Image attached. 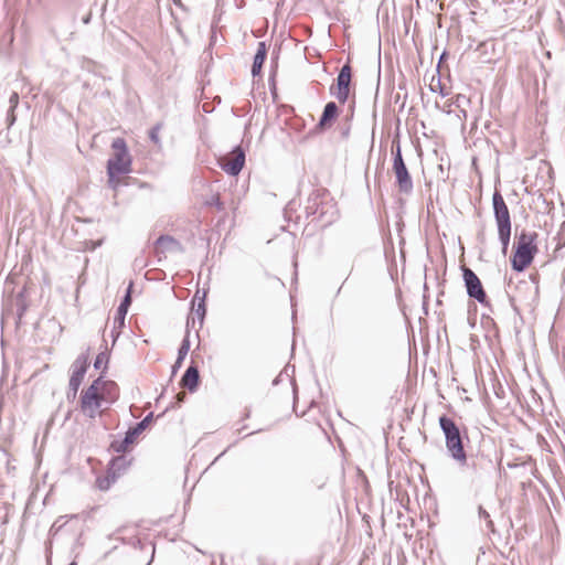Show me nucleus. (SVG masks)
<instances>
[{
  "label": "nucleus",
  "mask_w": 565,
  "mask_h": 565,
  "mask_svg": "<svg viewBox=\"0 0 565 565\" xmlns=\"http://www.w3.org/2000/svg\"><path fill=\"white\" fill-rule=\"evenodd\" d=\"M245 151L241 146H236L233 150L220 160V167L223 171L232 177H236L245 164Z\"/></svg>",
  "instance_id": "obj_12"
},
{
  "label": "nucleus",
  "mask_w": 565,
  "mask_h": 565,
  "mask_svg": "<svg viewBox=\"0 0 565 565\" xmlns=\"http://www.w3.org/2000/svg\"><path fill=\"white\" fill-rule=\"evenodd\" d=\"M439 426L445 435V444L449 456L460 466L468 465L462 435L455 420L447 415L439 417Z\"/></svg>",
  "instance_id": "obj_4"
},
{
  "label": "nucleus",
  "mask_w": 565,
  "mask_h": 565,
  "mask_svg": "<svg viewBox=\"0 0 565 565\" xmlns=\"http://www.w3.org/2000/svg\"><path fill=\"white\" fill-rule=\"evenodd\" d=\"M102 384V375L93 381V383L82 392L79 407L81 412L88 418H96L100 412L99 408L104 404V395L99 393Z\"/></svg>",
  "instance_id": "obj_7"
},
{
  "label": "nucleus",
  "mask_w": 565,
  "mask_h": 565,
  "mask_svg": "<svg viewBox=\"0 0 565 565\" xmlns=\"http://www.w3.org/2000/svg\"><path fill=\"white\" fill-rule=\"evenodd\" d=\"M177 397H178V401L181 403V402H183V399H184V397H185V394H184V393H179V394L177 395Z\"/></svg>",
  "instance_id": "obj_33"
},
{
  "label": "nucleus",
  "mask_w": 565,
  "mask_h": 565,
  "mask_svg": "<svg viewBox=\"0 0 565 565\" xmlns=\"http://www.w3.org/2000/svg\"><path fill=\"white\" fill-rule=\"evenodd\" d=\"M153 414L149 413L142 420L137 423L134 427H130L122 439H115L110 444L113 451L117 454H124L128 447L135 443L137 437L148 427L152 420Z\"/></svg>",
  "instance_id": "obj_9"
},
{
  "label": "nucleus",
  "mask_w": 565,
  "mask_h": 565,
  "mask_svg": "<svg viewBox=\"0 0 565 565\" xmlns=\"http://www.w3.org/2000/svg\"><path fill=\"white\" fill-rule=\"evenodd\" d=\"M205 297L206 291L204 290L203 296L200 298L199 302L195 305V302L193 301V313L198 318L199 328H202L206 315Z\"/></svg>",
  "instance_id": "obj_21"
},
{
  "label": "nucleus",
  "mask_w": 565,
  "mask_h": 565,
  "mask_svg": "<svg viewBox=\"0 0 565 565\" xmlns=\"http://www.w3.org/2000/svg\"><path fill=\"white\" fill-rule=\"evenodd\" d=\"M392 170L395 174L396 184L399 192L409 194L413 191L414 184L405 162L393 164Z\"/></svg>",
  "instance_id": "obj_13"
},
{
  "label": "nucleus",
  "mask_w": 565,
  "mask_h": 565,
  "mask_svg": "<svg viewBox=\"0 0 565 565\" xmlns=\"http://www.w3.org/2000/svg\"><path fill=\"white\" fill-rule=\"evenodd\" d=\"M339 116V107L334 102H329L326 104L322 115L317 125L321 130L329 128L333 120Z\"/></svg>",
  "instance_id": "obj_17"
},
{
  "label": "nucleus",
  "mask_w": 565,
  "mask_h": 565,
  "mask_svg": "<svg viewBox=\"0 0 565 565\" xmlns=\"http://www.w3.org/2000/svg\"><path fill=\"white\" fill-rule=\"evenodd\" d=\"M113 156L107 161V175H121L131 171V156L128 152L124 138H116L111 142Z\"/></svg>",
  "instance_id": "obj_6"
},
{
  "label": "nucleus",
  "mask_w": 565,
  "mask_h": 565,
  "mask_svg": "<svg viewBox=\"0 0 565 565\" xmlns=\"http://www.w3.org/2000/svg\"><path fill=\"white\" fill-rule=\"evenodd\" d=\"M207 204L215 206L218 211H223L224 210V204L221 201L218 194L212 195L211 200L207 201Z\"/></svg>",
  "instance_id": "obj_27"
},
{
  "label": "nucleus",
  "mask_w": 565,
  "mask_h": 565,
  "mask_svg": "<svg viewBox=\"0 0 565 565\" xmlns=\"http://www.w3.org/2000/svg\"><path fill=\"white\" fill-rule=\"evenodd\" d=\"M379 360V343L374 334L362 333L355 345L354 361L356 370L363 375L375 372Z\"/></svg>",
  "instance_id": "obj_2"
},
{
  "label": "nucleus",
  "mask_w": 565,
  "mask_h": 565,
  "mask_svg": "<svg viewBox=\"0 0 565 565\" xmlns=\"http://www.w3.org/2000/svg\"><path fill=\"white\" fill-rule=\"evenodd\" d=\"M189 350H190V340H189V335H185L180 344L179 350H178L179 360H184Z\"/></svg>",
  "instance_id": "obj_24"
},
{
  "label": "nucleus",
  "mask_w": 565,
  "mask_h": 565,
  "mask_svg": "<svg viewBox=\"0 0 565 565\" xmlns=\"http://www.w3.org/2000/svg\"><path fill=\"white\" fill-rule=\"evenodd\" d=\"M479 516L487 522L488 527L492 529L493 522L490 519V514L481 505L479 507Z\"/></svg>",
  "instance_id": "obj_28"
},
{
  "label": "nucleus",
  "mask_w": 565,
  "mask_h": 565,
  "mask_svg": "<svg viewBox=\"0 0 565 565\" xmlns=\"http://www.w3.org/2000/svg\"><path fill=\"white\" fill-rule=\"evenodd\" d=\"M68 565H76V563H75V562H72V563H70Z\"/></svg>",
  "instance_id": "obj_35"
},
{
  "label": "nucleus",
  "mask_w": 565,
  "mask_h": 565,
  "mask_svg": "<svg viewBox=\"0 0 565 565\" xmlns=\"http://www.w3.org/2000/svg\"><path fill=\"white\" fill-rule=\"evenodd\" d=\"M492 207L498 230V238L502 246V254L507 255L511 238L512 222L509 207L498 190L492 194Z\"/></svg>",
  "instance_id": "obj_5"
},
{
  "label": "nucleus",
  "mask_w": 565,
  "mask_h": 565,
  "mask_svg": "<svg viewBox=\"0 0 565 565\" xmlns=\"http://www.w3.org/2000/svg\"><path fill=\"white\" fill-rule=\"evenodd\" d=\"M307 217H311V223L320 228H326L338 220L337 204L330 198L324 189L313 190L305 204Z\"/></svg>",
  "instance_id": "obj_1"
},
{
  "label": "nucleus",
  "mask_w": 565,
  "mask_h": 565,
  "mask_svg": "<svg viewBox=\"0 0 565 565\" xmlns=\"http://www.w3.org/2000/svg\"><path fill=\"white\" fill-rule=\"evenodd\" d=\"M14 110H15V108H10V107H9V109H8L7 117H6V121H7L8 128H10L11 126H13V124H14V122H15V120H17V117H15Z\"/></svg>",
  "instance_id": "obj_29"
},
{
  "label": "nucleus",
  "mask_w": 565,
  "mask_h": 565,
  "mask_svg": "<svg viewBox=\"0 0 565 565\" xmlns=\"http://www.w3.org/2000/svg\"><path fill=\"white\" fill-rule=\"evenodd\" d=\"M392 154H393V164L404 163V159H403L402 150H401V145H399L398 141L396 142V145H395V142L393 143V146H392Z\"/></svg>",
  "instance_id": "obj_23"
},
{
  "label": "nucleus",
  "mask_w": 565,
  "mask_h": 565,
  "mask_svg": "<svg viewBox=\"0 0 565 565\" xmlns=\"http://www.w3.org/2000/svg\"><path fill=\"white\" fill-rule=\"evenodd\" d=\"M267 56V46L265 42H258L257 51L254 56V61L252 64V75L255 77L260 74L263 64Z\"/></svg>",
  "instance_id": "obj_19"
},
{
  "label": "nucleus",
  "mask_w": 565,
  "mask_h": 565,
  "mask_svg": "<svg viewBox=\"0 0 565 565\" xmlns=\"http://www.w3.org/2000/svg\"><path fill=\"white\" fill-rule=\"evenodd\" d=\"M10 108H17L19 105V94L13 92L9 97Z\"/></svg>",
  "instance_id": "obj_30"
},
{
  "label": "nucleus",
  "mask_w": 565,
  "mask_h": 565,
  "mask_svg": "<svg viewBox=\"0 0 565 565\" xmlns=\"http://www.w3.org/2000/svg\"><path fill=\"white\" fill-rule=\"evenodd\" d=\"M183 361L184 360H179V358H177L174 364L172 365V375H174L178 372V370L181 367Z\"/></svg>",
  "instance_id": "obj_32"
},
{
  "label": "nucleus",
  "mask_w": 565,
  "mask_h": 565,
  "mask_svg": "<svg viewBox=\"0 0 565 565\" xmlns=\"http://www.w3.org/2000/svg\"><path fill=\"white\" fill-rule=\"evenodd\" d=\"M182 387L188 388L190 392H195L200 384V373L198 366L191 364L182 375L181 382Z\"/></svg>",
  "instance_id": "obj_16"
},
{
  "label": "nucleus",
  "mask_w": 565,
  "mask_h": 565,
  "mask_svg": "<svg viewBox=\"0 0 565 565\" xmlns=\"http://www.w3.org/2000/svg\"><path fill=\"white\" fill-rule=\"evenodd\" d=\"M537 237L539 234L536 232L525 230L516 235L514 252L511 257V267L513 270L521 273L531 265L539 252Z\"/></svg>",
  "instance_id": "obj_3"
},
{
  "label": "nucleus",
  "mask_w": 565,
  "mask_h": 565,
  "mask_svg": "<svg viewBox=\"0 0 565 565\" xmlns=\"http://www.w3.org/2000/svg\"><path fill=\"white\" fill-rule=\"evenodd\" d=\"M352 83V68L345 63L339 71L335 83L330 86V95L335 97L340 104H345L350 96Z\"/></svg>",
  "instance_id": "obj_8"
},
{
  "label": "nucleus",
  "mask_w": 565,
  "mask_h": 565,
  "mask_svg": "<svg viewBox=\"0 0 565 565\" xmlns=\"http://www.w3.org/2000/svg\"><path fill=\"white\" fill-rule=\"evenodd\" d=\"M192 327L194 328L195 327V318L192 317Z\"/></svg>",
  "instance_id": "obj_34"
},
{
  "label": "nucleus",
  "mask_w": 565,
  "mask_h": 565,
  "mask_svg": "<svg viewBox=\"0 0 565 565\" xmlns=\"http://www.w3.org/2000/svg\"><path fill=\"white\" fill-rule=\"evenodd\" d=\"M117 177L118 175H113V177H108V184L111 189L116 190L117 186H118V180H117Z\"/></svg>",
  "instance_id": "obj_31"
},
{
  "label": "nucleus",
  "mask_w": 565,
  "mask_h": 565,
  "mask_svg": "<svg viewBox=\"0 0 565 565\" xmlns=\"http://www.w3.org/2000/svg\"><path fill=\"white\" fill-rule=\"evenodd\" d=\"M108 363V354L106 352H100L97 354L95 361H94V367L96 370H99L104 365V371L107 369Z\"/></svg>",
  "instance_id": "obj_25"
},
{
  "label": "nucleus",
  "mask_w": 565,
  "mask_h": 565,
  "mask_svg": "<svg viewBox=\"0 0 565 565\" xmlns=\"http://www.w3.org/2000/svg\"><path fill=\"white\" fill-rule=\"evenodd\" d=\"M462 278L465 281V287L467 294L470 298L477 300L482 306H488L489 300L488 296L483 289L481 280L476 275V273L469 267H462Z\"/></svg>",
  "instance_id": "obj_11"
},
{
  "label": "nucleus",
  "mask_w": 565,
  "mask_h": 565,
  "mask_svg": "<svg viewBox=\"0 0 565 565\" xmlns=\"http://www.w3.org/2000/svg\"><path fill=\"white\" fill-rule=\"evenodd\" d=\"M117 478L118 475L108 468L105 476L97 477L96 487L102 491H106L115 483Z\"/></svg>",
  "instance_id": "obj_20"
},
{
  "label": "nucleus",
  "mask_w": 565,
  "mask_h": 565,
  "mask_svg": "<svg viewBox=\"0 0 565 565\" xmlns=\"http://www.w3.org/2000/svg\"><path fill=\"white\" fill-rule=\"evenodd\" d=\"M128 465H129V461L126 459L125 456H118L110 460L108 468L110 470H113L114 472H116L119 477L120 473L126 470Z\"/></svg>",
  "instance_id": "obj_22"
},
{
  "label": "nucleus",
  "mask_w": 565,
  "mask_h": 565,
  "mask_svg": "<svg viewBox=\"0 0 565 565\" xmlns=\"http://www.w3.org/2000/svg\"><path fill=\"white\" fill-rule=\"evenodd\" d=\"M88 367V353H82L76 358L72 364V375L68 382L67 399L74 401L76 398L78 388L84 379Z\"/></svg>",
  "instance_id": "obj_10"
},
{
  "label": "nucleus",
  "mask_w": 565,
  "mask_h": 565,
  "mask_svg": "<svg viewBox=\"0 0 565 565\" xmlns=\"http://www.w3.org/2000/svg\"><path fill=\"white\" fill-rule=\"evenodd\" d=\"M131 288H132V282H130L125 297L122 298V300L120 301V305L117 308L116 317L114 320V329H117V328L120 329L125 326V318H126L128 309L131 305Z\"/></svg>",
  "instance_id": "obj_15"
},
{
  "label": "nucleus",
  "mask_w": 565,
  "mask_h": 565,
  "mask_svg": "<svg viewBox=\"0 0 565 565\" xmlns=\"http://www.w3.org/2000/svg\"><path fill=\"white\" fill-rule=\"evenodd\" d=\"M102 395H104V403L106 404H113L117 401L119 396V388L118 385L114 381H103L100 384V391Z\"/></svg>",
  "instance_id": "obj_18"
},
{
  "label": "nucleus",
  "mask_w": 565,
  "mask_h": 565,
  "mask_svg": "<svg viewBox=\"0 0 565 565\" xmlns=\"http://www.w3.org/2000/svg\"><path fill=\"white\" fill-rule=\"evenodd\" d=\"M161 130V124H157L149 131V138L154 145H160L159 132Z\"/></svg>",
  "instance_id": "obj_26"
},
{
  "label": "nucleus",
  "mask_w": 565,
  "mask_h": 565,
  "mask_svg": "<svg viewBox=\"0 0 565 565\" xmlns=\"http://www.w3.org/2000/svg\"><path fill=\"white\" fill-rule=\"evenodd\" d=\"M154 244L158 253L162 254L181 253L183 250L181 243L170 235L159 236Z\"/></svg>",
  "instance_id": "obj_14"
}]
</instances>
